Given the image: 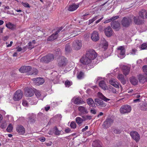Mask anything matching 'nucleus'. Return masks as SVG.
<instances>
[{
    "label": "nucleus",
    "mask_w": 147,
    "mask_h": 147,
    "mask_svg": "<svg viewBox=\"0 0 147 147\" xmlns=\"http://www.w3.org/2000/svg\"><path fill=\"white\" fill-rule=\"evenodd\" d=\"M86 55L92 61L97 56V54L95 51L93 49H90L87 51Z\"/></svg>",
    "instance_id": "f257e3e1"
},
{
    "label": "nucleus",
    "mask_w": 147,
    "mask_h": 147,
    "mask_svg": "<svg viewBox=\"0 0 147 147\" xmlns=\"http://www.w3.org/2000/svg\"><path fill=\"white\" fill-rule=\"evenodd\" d=\"M80 62L84 65H91L92 61L86 55L82 57L80 59Z\"/></svg>",
    "instance_id": "f03ea898"
},
{
    "label": "nucleus",
    "mask_w": 147,
    "mask_h": 147,
    "mask_svg": "<svg viewBox=\"0 0 147 147\" xmlns=\"http://www.w3.org/2000/svg\"><path fill=\"white\" fill-rule=\"evenodd\" d=\"M131 107L127 105H124L121 106L120 109V111L122 114L129 113L131 110Z\"/></svg>",
    "instance_id": "7ed1b4c3"
},
{
    "label": "nucleus",
    "mask_w": 147,
    "mask_h": 147,
    "mask_svg": "<svg viewBox=\"0 0 147 147\" xmlns=\"http://www.w3.org/2000/svg\"><path fill=\"white\" fill-rule=\"evenodd\" d=\"M22 91L20 90H18L14 94L13 98L14 100L18 101L22 98Z\"/></svg>",
    "instance_id": "20e7f679"
},
{
    "label": "nucleus",
    "mask_w": 147,
    "mask_h": 147,
    "mask_svg": "<svg viewBox=\"0 0 147 147\" xmlns=\"http://www.w3.org/2000/svg\"><path fill=\"white\" fill-rule=\"evenodd\" d=\"M117 53H118V56L121 58H123L125 56V50L124 47L120 46L117 48Z\"/></svg>",
    "instance_id": "39448f33"
},
{
    "label": "nucleus",
    "mask_w": 147,
    "mask_h": 147,
    "mask_svg": "<svg viewBox=\"0 0 147 147\" xmlns=\"http://www.w3.org/2000/svg\"><path fill=\"white\" fill-rule=\"evenodd\" d=\"M53 55L52 54H49L42 58L41 59L40 61L42 62L48 63L53 60Z\"/></svg>",
    "instance_id": "423d86ee"
},
{
    "label": "nucleus",
    "mask_w": 147,
    "mask_h": 147,
    "mask_svg": "<svg viewBox=\"0 0 147 147\" xmlns=\"http://www.w3.org/2000/svg\"><path fill=\"white\" fill-rule=\"evenodd\" d=\"M34 90L30 88L27 87L25 89V95L27 97H31L34 94Z\"/></svg>",
    "instance_id": "0eeeda50"
},
{
    "label": "nucleus",
    "mask_w": 147,
    "mask_h": 147,
    "mask_svg": "<svg viewBox=\"0 0 147 147\" xmlns=\"http://www.w3.org/2000/svg\"><path fill=\"white\" fill-rule=\"evenodd\" d=\"M113 120L111 118L107 119L102 124V127L105 129H107L113 123Z\"/></svg>",
    "instance_id": "6e6552de"
},
{
    "label": "nucleus",
    "mask_w": 147,
    "mask_h": 147,
    "mask_svg": "<svg viewBox=\"0 0 147 147\" xmlns=\"http://www.w3.org/2000/svg\"><path fill=\"white\" fill-rule=\"evenodd\" d=\"M131 138L136 142H138L140 140V136L138 132L136 131H132L130 133Z\"/></svg>",
    "instance_id": "1a4fd4ad"
},
{
    "label": "nucleus",
    "mask_w": 147,
    "mask_h": 147,
    "mask_svg": "<svg viewBox=\"0 0 147 147\" xmlns=\"http://www.w3.org/2000/svg\"><path fill=\"white\" fill-rule=\"evenodd\" d=\"M91 38L94 42H96L99 40V36L98 32L96 31H94L91 34Z\"/></svg>",
    "instance_id": "9d476101"
},
{
    "label": "nucleus",
    "mask_w": 147,
    "mask_h": 147,
    "mask_svg": "<svg viewBox=\"0 0 147 147\" xmlns=\"http://www.w3.org/2000/svg\"><path fill=\"white\" fill-rule=\"evenodd\" d=\"M82 46V43L80 41L76 40L74 41L73 42L72 47L76 50L80 49L81 48Z\"/></svg>",
    "instance_id": "9b49d317"
},
{
    "label": "nucleus",
    "mask_w": 147,
    "mask_h": 147,
    "mask_svg": "<svg viewBox=\"0 0 147 147\" xmlns=\"http://www.w3.org/2000/svg\"><path fill=\"white\" fill-rule=\"evenodd\" d=\"M62 28H60V29L57 30L55 33H53L48 38L47 40L49 41H52L56 39L58 36V34L60 32Z\"/></svg>",
    "instance_id": "f8f14e48"
},
{
    "label": "nucleus",
    "mask_w": 147,
    "mask_h": 147,
    "mask_svg": "<svg viewBox=\"0 0 147 147\" xmlns=\"http://www.w3.org/2000/svg\"><path fill=\"white\" fill-rule=\"evenodd\" d=\"M34 84L37 86L42 84L45 82L43 79L41 78H34L32 79Z\"/></svg>",
    "instance_id": "ddd939ff"
},
{
    "label": "nucleus",
    "mask_w": 147,
    "mask_h": 147,
    "mask_svg": "<svg viewBox=\"0 0 147 147\" xmlns=\"http://www.w3.org/2000/svg\"><path fill=\"white\" fill-rule=\"evenodd\" d=\"M131 22V20L130 18L124 17L122 20L121 23L123 26L127 27L129 26Z\"/></svg>",
    "instance_id": "4468645a"
},
{
    "label": "nucleus",
    "mask_w": 147,
    "mask_h": 147,
    "mask_svg": "<svg viewBox=\"0 0 147 147\" xmlns=\"http://www.w3.org/2000/svg\"><path fill=\"white\" fill-rule=\"evenodd\" d=\"M32 69L31 67L29 66H24L20 67L19 70L22 73L27 72L30 71Z\"/></svg>",
    "instance_id": "2eb2a0df"
},
{
    "label": "nucleus",
    "mask_w": 147,
    "mask_h": 147,
    "mask_svg": "<svg viewBox=\"0 0 147 147\" xmlns=\"http://www.w3.org/2000/svg\"><path fill=\"white\" fill-rule=\"evenodd\" d=\"M111 27L116 30H118L120 28V25L119 22L116 21H112L111 23Z\"/></svg>",
    "instance_id": "dca6fc26"
},
{
    "label": "nucleus",
    "mask_w": 147,
    "mask_h": 147,
    "mask_svg": "<svg viewBox=\"0 0 147 147\" xmlns=\"http://www.w3.org/2000/svg\"><path fill=\"white\" fill-rule=\"evenodd\" d=\"M72 101L76 105L82 104L84 102L82 98L79 97H74L72 100Z\"/></svg>",
    "instance_id": "f3484780"
},
{
    "label": "nucleus",
    "mask_w": 147,
    "mask_h": 147,
    "mask_svg": "<svg viewBox=\"0 0 147 147\" xmlns=\"http://www.w3.org/2000/svg\"><path fill=\"white\" fill-rule=\"evenodd\" d=\"M113 30L110 26L106 28L105 29V33L106 36L108 37L111 36L113 34Z\"/></svg>",
    "instance_id": "a211bd4d"
},
{
    "label": "nucleus",
    "mask_w": 147,
    "mask_h": 147,
    "mask_svg": "<svg viewBox=\"0 0 147 147\" xmlns=\"http://www.w3.org/2000/svg\"><path fill=\"white\" fill-rule=\"evenodd\" d=\"M109 83L115 88H119V84L115 79L111 78L109 81Z\"/></svg>",
    "instance_id": "6ab92c4d"
},
{
    "label": "nucleus",
    "mask_w": 147,
    "mask_h": 147,
    "mask_svg": "<svg viewBox=\"0 0 147 147\" xmlns=\"http://www.w3.org/2000/svg\"><path fill=\"white\" fill-rule=\"evenodd\" d=\"M67 60L64 57H61L59 59V65L61 67H63L66 65Z\"/></svg>",
    "instance_id": "aec40b11"
},
{
    "label": "nucleus",
    "mask_w": 147,
    "mask_h": 147,
    "mask_svg": "<svg viewBox=\"0 0 147 147\" xmlns=\"http://www.w3.org/2000/svg\"><path fill=\"white\" fill-rule=\"evenodd\" d=\"M76 72H77V78L78 79H81L84 77V74L83 72L82 71H78L76 69H75L74 71V75L76 74Z\"/></svg>",
    "instance_id": "412c9836"
},
{
    "label": "nucleus",
    "mask_w": 147,
    "mask_h": 147,
    "mask_svg": "<svg viewBox=\"0 0 147 147\" xmlns=\"http://www.w3.org/2000/svg\"><path fill=\"white\" fill-rule=\"evenodd\" d=\"M134 22L137 25L142 24L144 22V20H141L139 16L134 17Z\"/></svg>",
    "instance_id": "4be33fe9"
},
{
    "label": "nucleus",
    "mask_w": 147,
    "mask_h": 147,
    "mask_svg": "<svg viewBox=\"0 0 147 147\" xmlns=\"http://www.w3.org/2000/svg\"><path fill=\"white\" fill-rule=\"evenodd\" d=\"M17 131L20 134H23L25 133V130L24 127L21 125H18L16 128Z\"/></svg>",
    "instance_id": "5701e85b"
},
{
    "label": "nucleus",
    "mask_w": 147,
    "mask_h": 147,
    "mask_svg": "<svg viewBox=\"0 0 147 147\" xmlns=\"http://www.w3.org/2000/svg\"><path fill=\"white\" fill-rule=\"evenodd\" d=\"M95 102L97 106H100V107H105L106 105L105 103L103 101L99 99H95Z\"/></svg>",
    "instance_id": "b1692460"
},
{
    "label": "nucleus",
    "mask_w": 147,
    "mask_h": 147,
    "mask_svg": "<svg viewBox=\"0 0 147 147\" xmlns=\"http://www.w3.org/2000/svg\"><path fill=\"white\" fill-rule=\"evenodd\" d=\"M101 45L102 46V47L105 50L107 49L109 44L106 40L103 38L101 39Z\"/></svg>",
    "instance_id": "393cba45"
},
{
    "label": "nucleus",
    "mask_w": 147,
    "mask_h": 147,
    "mask_svg": "<svg viewBox=\"0 0 147 147\" xmlns=\"http://www.w3.org/2000/svg\"><path fill=\"white\" fill-rule=\"evenodd\" d=\"M80 3L77 4H74L69 6L68 10L70 11H73L76 10L79 7Z\"/></svg>",
    "instance_id": "a878e982"
},
{
    "label": "nucleus",
    "mask_w": 147,
    "mask_h": 147,
    "mask_svg": "<svg viewBox=\"0 0 147 147\" xmlns=\"http://www.w3.org/2000/svg\"><path fill=\"white\" fill-rule=\"evenodd\" d=\"M78 111L82 114H85L88 113L87 109L84 106H80L78 108Z\"/></svg>",
    "instance_id": "bb28decb"
},
{
    "label": "nucleus",
    "mask_w": 147,
    "mask_h": 147,
    "mask_svg": "<svg viewBox=\"0 0 147 147\" xmlns=\"http://www.w3.org/2000/svg\"><path fill=\"white\" fill-rule=\"evenodd\" d=\"M139 16L142 19L147 18V12L144 10H141L139 13Z\"/></svg>",
    "instance_id": "cd10ccee"
},
{
    "label": "nucleus",
    "mask_w": 147,
    "mask_h": 147,
    "mask_svg": "<svg viewBox=\"0 0 147 147\" xmlns=\"http://www.w3.org/2000/svg\"><path fill=\"white\" fill-rule=\"evenodd\" d=\"M97 96L99 98L105 102H108L110 100V99L108 98L105 97L101 92H98L97 93Z\"/></svg>",
    "instance_id": "c85d7f7f"
},
{
    "label": "nucleus",
    "mask_w": 147,
    "mask_h": 147,
    "mask_svg": "<svg viewBox=\"0 0 147 147\" xmlns=\"http://www.w3.org/2000/svg\"><path fill=\"white\" fill-rule=\"evenodd\" d=\"M130 68L126 66H123L122 68V71L124 75H127L129 73Z\"/></svg>",
    "instance_id": "c756f323"
},
{
    "label": "nucleus",
    "mask_w": 147,
    "mask_h": 147,
    "mask_svg": "<svg viewBox=\"0 0 147 147\" xmlns=\"http://www.w3.org/2000/svg\"><path fill=\"white\" fill-rule=\"evenodd\" d=\"M52 130L53 131L55 135L58 136L62 134L63 133L62 130H59L56 127H55L53 128Z\"/></svg>",
    "instance_id": "7c9ffc66"
},
{
    "label": "nucleus",
    "mask_w": 147,
    "mask_h": 147,
    "mask_svg": "<svg viewBox=\"0 0 147 147\" xmlns=\"http://www.w3.org/2000/svg\"><path fill=\"white\" fill-rule=\"evenodd\" d=\"M117 78L123 84H125L126 83L125 80L124 78V76L121 74H118Z\"/></svg>",
    "instance_id": "2f4dec72"
},
{
    "label": "nucleus",
    "mask_w": 147,
    "mask_h": 147,
    "mask_svg": "<svg viewBox=\"0 0 147 147\" xmlns=\"http://www.w3.org/2000/svg\"><path fill=\"white\" fill-rule=\"evenodd\" d=\"M147 76L145 74H140L138 76V80L140 82H143L145 81Z\"/></svg>",
    "instance_id": "473e14b6"
},
{
    "label": "nucleus",
    "mask_w": 147,
    "mask_h": 147,
    "mask_svg": "<svg viewBox=\"0 0 147 147\" xmlns=\"http://www.w3.org/2000/svg\"><path fill=\"white\" fill-rule=\"evenodd\" d=\"M99 86L104 90L107 88V86L105 82L103 81H100L99 84Z\"/></svg>",
    "instance_id": "72a5a7b5"
},
{
    "label": "nucleus",
    "mask_w": 147,
    "mask_h": 147,
    "mask_svg": "<svg viewBox=\"0 0 147 147\" xmlns=\"http://www.w3.org/2000/svg\"><path fill=\"white\" fill-rule=\"evenodd\" d=\"M84 121H85L84 119L80 117H77L76 118V121L79 126H80Z\"/></svg>",
    "instance_id": "f704fd0d"
},
{
    "label": "nucleus",
    "mask_w": 147,
    "mask_h": 147,
    "mask_svg": "<svg viewBox=\"0 0 147 147\" xmlns=\"http://www.w3.org/2000/svg\"><path fill=\"white\" fill-rule=\"evenodd\" d=\"M92 147H102L101 142L97 140L94 141L92 143Z\"/></svg>",
    "instance_id": "c9c22d12"
},
{
    "label": "nucleus",
    "mask_w": 147,
    "mask_h": 147,
    "mask_svg": "<svg viewBox=\"0 0 147 147\" xmlns=\"http://www.w3.org/2000/svg\"><path fill=\"white\" fill-rule=\"evenodd\" d=\"M35 43V41L34 40H32L31 42H30L28 43V45H27L28 47L26 48L27 49H28L30 50L34 48V45Z\"/></svg>",
    "instance_id": "e433bc0d"
},
{
    "label": "nucleus",
    "mask_w": 147,
    "mask_h": 147,
    "mask_svg": "<svg viewBox=\"0 0 147 147\" xmlns=\"http://www.w3.org/2000/svg\"><path fill=\"white\" fill-rule=\"evenodd\" d=\"M35 94L38 98H40L39 99L43 100L44 96H42L41 92L38 90H36L35 92Z\"/></svg>",
    "instance_id": "4c0bfd02"
},
{
    "label": "nucleus",
    "mask_w": 147,
    "mask_h": 147,
    "mask_svg": "<svg viewBox=\"0 0 147 147\" xmlns=\"http://www.w3.org/2000/svg\"><path fill=\"white\" fill-rule=\"evenodd\" d=\"M87 103L91 107H93L95 105L94 100L91 98H89L87 100Z\"/></svg>",
    "instance_id": "58836bf2"
},
{
    "label": "nucleus",
    "mask_w": 147,
    "mask_h": 147,
    "mask_svg": "<svg viewBox=\"0 0 147 147\" xmlns=\"http://www.w3.org/2000/svg\"><path fill=\"white\" fill-rule=\"evenodd\" d=\"M130 81L131 83L133 85H137L138 82V80L134 77H132L130 79Z\"/></svg>",
    "instance_id": "ea45409f"
},
{
    "label": "nucleus",
    "mask_w": 147,
    "mask_h": 147,
    "mask_svg": "<svg viewBox=\"0 0 147 147\" xmlns=\"http://www.w3.org/2000/svg\"><path fill=\"white\" fill-rule=\"evenodd\" d=\"M28 47L27 46H26L23 47V48L22 49L21 47H18L16 48V49H17V51L18 52H20L21 51H22L23 52H25L27 48Z\"/></svg>",
    "instance_id": "a19ab883"
},
{
    "label": "nucleus",
    "mask_w": 147,
    "mask_h": 147,
    "mask_svg": "<svg viewBox=\"0 0 147 147\" xmlns=\"http://www.w3.org/2000/svg\"><path fill=\"white\" fill-rule=\"evenodd\" d=\"M140 109L143 111H147V104L144 103L140 107Z\"/></svg>",
    "instance_id": "79ce46f5"
},
{
    "label": "nucleus",
    "mask_w": 147,
    "mask_h": 147,
    "mask_svg": "<svg viewBox=\"0 0 147 147\" xmlns=\"http://www.w3.org/2000/svg\"><path fill=\"white\" fill-rule=\"evenodd\" d=\"M6 26L7 28L11 29H14L16 27V26L15 25L13 24L10 23L7 24Z\"/></svg>",
    "instance_id": "37998d69"
},
{
    "label": "nucleus",
    "mask_w": 147,
    "mask_h": 147,
    "mask_svg": "<svg viewBox=\"0 0 147 147\" xmlns=\"http://www.w3.org/2000/svg\"><path fill=\"white\" fill-rule=\"evenodd\" d=\"M13 127L11 124H10L8 126L6 130L8 132H11L12 131Z\"/></svg>",
    "instance_id": "c03bdc74"
},
{
    "label": "nucleus",
    "mask_w": 147,
    "mask_h": 147,
    "mask_svg": "<svg viewBox=\"0 0 147 147\" xmlns=\"http://www.w3.org/2000/svg\"><path fill=\"white\" fill-rule=\"evenodd\" d=\"M98 18V16H96L93 18L92 19L89 20V24H90L93 22L94 21Z\"/></svg>",
    "instance_id": "a18cd8bd"
},
{
    "label": "nucleus",
    "mask_w": 147,
    "mask_h": 147,
    "mask_svg": "<svg viewBox=\"0 0 147 147\" xmlns=\"http://www.w3.org/2000/svg\"><path fill=\"white\" fill-rule=\"evenodd\" d=\"M70 127L72 129H75L77 127L76 123L74 121H72L70 125Z\"/></svg>",
    "instance_id": "49530a36"
},
{
    "label": "nucleus",
    "mask_w": 147,
    "mask_h": 147,
    "mask_svg": "<svg viewBox=\"0 0 147 147\" xmlns=\"http://www.w3.org/2000/svg\"><path fill=\"white\" fill-rule=\"evenodd\" d=\"M83 16L85 20H87L90 17L91 15L89 13H86Z\"/></svg>",
    "instance_id": "de8ad7c7"
},
{
    "label": "nucleus",
    "mask_w": 147,
    "mask_h": 147,
    "mask_svg": "<svg viewBox=\"0 0 147 147\" xmlns=\"http://www.w3.org/2000/svg\"><path fill=\"white\" fill-rule=\"evenodd\" d=\"M82 117L84 119V121L88 119L90 120L92 118V116L89 115H86L85 117L83 116Z\"/></svg>",
    "instance_id": "09e8293b"
},
{
    "label": "nucleus",
    "mask_w": 147,
    "mask_h": 147,
    "mask_svg": "<svg viewBox=\"0 0 147 147\" xmlns=\"http://www.w3.org/2000/svg\"><path fill=\"white\" fill-rule=\"evenodd\" d=\"M72 84V82L67 80L65 82V85L66 87H69Z\"/></svg>",
    "instance_id": "8fccbe9b"
},
{
    "label": "nucleus",
    "mask_w": 147,
    "mask_h": 147,
    "mask_svg": "<svg viewBox=\"0 0 147 147\" xmlns=\"http://www.w3.org/2000/svg\"><path fill=\"white\" fill-rule=\"evenodd\" d=\"M143 71L145 73V74L147 76V66L144 65L143 66Z\"/></svg>",
    "instance_id": "3c124183"
},
{
    "label": "nucleus",
    "mask_w": 147,
    "mask_h": 147,
    "mask_svg": "<svg viewBox=\"0 0 147 147\" xmlns=\"http://www.w3.org/2000/svg\"><path fill=\"white\" fill-rule=\"evenodd\" d=\"M70 49V47L69 45H67L65 47V50L66 52L68 53Z\"/></svg>",
    "instance_id": "603ef678"
},
{
    "label": "nucleus",
    "mask_w": 147,
    "mask_h": 147,
    "mask_svg": "<svg viewBox=\"0 0 147 147\" xmlns=\"http://www.w3.org/2000/svg\"><path fill=\"white\" fill-rule=\"evenodd\" d=\"M147 47V44L144 43L142 44L141 47V48L143 50L145 49Z\"/></svg>",
    "instance_id": "864d4df0"
},
{
    "label": "nucleus",
    "mask_w": 147,
    "mask_h": 147,
    "mask_svg": "<svg viewBox=\"0 0 147 147\" xmlns=\"http://www.w3.org/2000/svg\"><path fill=\"white\" fill-rule=\"evenodd\" d=\"M22 104L24 106L27 107L28 106L27 101L26 100H24L22 102Z\"/></svg>",
    "instance_id": "5fc2aeb1"
},
{
    "label": "nucleus",
    "mask_w": 147,
    "mask_h": 147,
    "mask_svg": "<svg viewBox=\"0 0 147 147\" xmlns=\"http://www.w3.org/2000/svg\"><path fill=\"white\" fill-rule=\"evenodd\" d=\"M113 132L114 133L116 134H119L121 133V131L119 129H116L114 130Z\"/></svg>",
    "instance_id": "6e6d98bb"
},
{
    "label": "nucleus",
    "mask_w": 147,
    "mask_h": 147,
    "mask_svg": "<svg viewBox=\"0 0 147 147\" xmlns=\"http://www.w3.org/2000/svg\"><path fill=\"white\" fill-rule=\"evenodd\" d=\"M22 4L25 7H30V6L29 4L27 3L22 2Z\"/></svg>",
    "instance_id": "4d7b16f0"
},
{
    "label": "nucleus",
    "mask_w": 147,
    "mask_h": 147,
    "mask_svg": "<svg viewBox=\"0 0 147 147\" xmlns=\"http://www.w3.org/2000/svg\"><path fill=\"white\" fill-rule=\"evenodd\" d=\"M90 112L92 114H95L96 113V111L95 109H91L90 111Z\"/></svg>",
    "instance_id": "13d9d810"
},
{
    "label": "nucleus",
    "mask_w": 147,
    "mask_h": 147,
    "mask_svg": "<svg viewBox=\"0 0 147 147\" xmlns=\"http://www.w3.org/2000/svg\"><path fill=\"white\" fill-rule=\"evenodd\" d=\"M35 121V120L33 118H29V119L28 120V122L31 123H34Z\"/></svg>",
    "instance_id": "bf43d9fd"
},
{
    "label": "nucleus",
    "mask_w": 147,
    "mask_h": 147,
    "mask_svg": "<svg viewBox=\"0 0 147 147\" xmlns=\"http://www.w3.org/2000/svg\"><path fill=\"white\" fill-rule=\"evenodd\" d=\"M119 17V16H115L112 17L111 18V21L114 20H115L117 19Z\"/></svg>",
    "instance_id": "052dcab7"
},
{
    "label": "nucleus",
    "mask_w": 147,
    "mask_h": 147,
    "mask_svg": "<svg viewBox=\"0 0 147 147\" xmlns=\"http://www.w3.org/2000/svg\"><path fill=\"white\" fill-rule=\"evenodd\" d=\"M71 131V129L69 128H68V127L67 128L65 129V131L66 133H67L70 132Z\"/></svg>",
    "instance_id": "680f3d73"
},
{
    "label": "nucleus",
    "mask_w": 147,
    "mask_h": 147,
    "mask_svg": "<svg viewBox=\"0 0 147 147\" xmlns=\"http://www.w3.org/2000/svg\"><path fill=\"white\" fill-rule=\"evenodd\" d=\"M111 21V18L108 19L106 20H105L104 22V23H105V24L107 23H109V22H110Z\"/></svg>",
    "instance_id": "e2e57ef3"
},
{
    "label": "nucleus",
    "mask_w": 147,
    "mask_h": 147,
    "mask_svg": "<svg viewBox=\"0 0 147 147\" xmlns=\"http://www.w3.org/2000/svg\"><path fill=\"white\" fill-rule=\"evenodd\" d=\"M39 140L42 142H43L45 141V138L44 137H40L39 138Z\"/></svg>",
    "instance_id": "0e129e2a"
},
{
    "label": "nucleus",
    "mask_w": 147,
    "mask_h": 147,
    "mask_svg": "<svg viewBox=\"0 0 147 147\" xmlns=\"http://www.w3.org/2000/svg\"><path fill=\"white\" fill-rule=\"evenodd\" d=\"M53 133H54V132L52 130V129H51L50 131H49L48 133V134H49V135L50 136L52 135Z\"/></svg>",
    "instance_id": "69168bd1"
},
{
    "label": "nucleus",
    "mask_w": 147,
    "mask_h": 147,
    "mask_svg": "<svg viewBox=\"0 0 147 147\" xmlns=\"http://www.w3.org/2000/svg\"><path fill=\"white\" fill-rule=\"evenodd\" d=\"M103 18V17H102L101 18L99 19L98 20L96 21L95 22L96 24H97L98 23H99L101 21V20Z\"/></svg>",
    "instance_id": "338daca9"
},
{
    "label": "nucleus",
    "mask_w": 147,
    "mask_h": 147,
    "mask_svg": "<svg viewBox=\"0 0 147 147\" xmlns=\"http://www.w3.org/2000/svg\"><path fill=\"white\" fill-rule=\"evenodd\" d=\"M88 126H86L84 128L82 129V131L84 132V131H85L86 130L88 129Z\"/></svg>",
    "instance_id": "774afa93"
}]
</instances>
